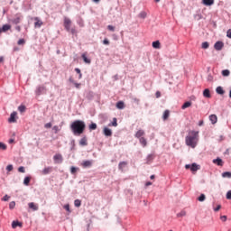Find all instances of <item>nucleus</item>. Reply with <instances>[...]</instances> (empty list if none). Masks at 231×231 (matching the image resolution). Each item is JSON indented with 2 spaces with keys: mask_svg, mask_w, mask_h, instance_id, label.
<instances>
[{
  "mask_svg": "<svg viewBox=\"0 0 231 231\" xmlns=\"http://www.w3.org/2000/svg\"><path fill=\"white\" fill-rule=\"evenodd\" d=\"M17 226L22 227L23 226V223L19 222V221H13L12 223V228H17Z\"/></svg>",
  "mask_w": 231,
  "mask_h": 231,
  "instance_id": "22",
  "label": "nucleus"
},
{
  "mask_svg": "<svg viewBox=\"0 0 231 231\" xmlns=\"http://www.w3.org/2000/svg\"><path fill=\"white\" fill-rule=\"evenodd\" d=\"M216 91H217V95H225V90L223 89V87H217L216 88Z\"/></svg>",
  "mask_w": 231,
  "mask_h": 231,
  "instance_id": "25",
  "label": "nucleus"
},
{
  "mask_svg": "<svg viewBox=\"0 0 231 231\" xmlns=\"http://www.w3.org/2000/svg\"><path fill=\"white\" fill-rule=\"evenodd\" d=\"M82 59L86 64H91V60H89L86 54H82Z\"/></svg>",
  "mask_w": 231,
  "mask_h": 231,
  "instance_id": "29",
  "label": "nucleus"
},
{
  "mask_svg": "<svg viewBox=\"0 0 231 231\" xmlns=\"http://www.w3.org/2000/svg\"><path fill=\"white\" fill-rule=\"evenodd\" d=\"M52 130L54 131L55 134H57V133H59V131H60V128L58 125H54L52 127Z\"/></svg>",
  "mask_w": 231,
  "mask_h": 231,
  "instance_id": "45",
  "label": "nucleus"
},
{
  "mask_svg": "<svg viewBox=\"0 0 231 231\" xmlns=\"http://www.w3.org/2000/svg\"><path fill=\"white\" fill-rule=\"evenodd\" d=\"M65 210H67V212L70 213L71 209H69V204H67L64 206Z\"/></svg>",
  "mask_w": 231,
  "mask_h": 231,
  "instance_id": "51",
  "label": "nucleus"
},
{
  "mask_svg": "<svg viewBox=\"0 0 231 231\" xmlns=\"http://www.w3.org/2000/svg\"><path fill=\"white\" fill-rule=\"evenodd\" d=\"M7 146L5 143H0V151H6Z\"/></svg>",
  "mask_w": 231,
  "mask_h": 231,
  "instance_id": "39",
  "label": "nucleus"
},
{
  "mask_svg": "<svg viewBox=\"0 0 231 231\" xmlns=\"http://www.w3.org/2000/svg\"><path fill=\"white\" fill-rule=\"evenodd\" d=\"M18 111H20V113H24V111H26V106L24 105H21L18 106Z\"/></svg>",
  "mask_w": 231,
  "mask_h": 231,
  "instance_id": "37",
  "label": "nucleus"
},
{
  "mask_svg": "<svg viewBox=\"0 0 231 231\" xmlns=\"http://www.w3.org/2000/svg\"><path fill=\"white\" fill-rule=\"evenodd\" d=\"M155 97H156V98H160V97H162V93L160 91H157L155 93Z\"/></svg>",
  "mask_w": 231,
  "mask_h": 231,
  "instance_id": "58",
  "label": "nucleus"
},
{
  "mask_svg": "<svg viewBox=\"0 0 231 231\" xmlns=\"http://www.w3.org/2000/svg\"><path fill=\"white\" fill-rule=\"evenodd\" d=\"M12 28V25L10 24H5L2 27V32H8V30H10Z\"/></svg>",
  "mask_w": 231,
  "mask_h": 231,
  "instance_id": "31",
  "label": "nucleus"
},
{
  "mask_svg": "<svg viewBox=\"0 0 231 231\" xmlns=\"http://www.w3.org/2000/svg\"><path fill=\"white\" fill-rule=\"evenodd\" d=\"M18 172L25 173V172H26V170L24 169L23 166H20V167L18 168Z\"/></svg>",
  "mask_w": 231,
  "mask_h": 231,
  "instance_id": "46",
  "label": "nucleus"
},
{
  "mask_svg": "<svg viewBox=\"0 0 231 231\" xmlns=\"http://www.w3.org/2000/svg\"><path fill=\"white\" fill-rule=\"evenodd\" d=\"M69 32L72 33V35H75V33H77V29L71 28Z\"/></svg>",
  "mask_w": 231,
  "mask_h": 231,
  "instance_id": "54",
  "label": "nucleus"
},
{
  "mask_svg": "<svg viewBox=\"0 0 231 231\" xmlns=\"http://www.w3.org/2000/svg\"><path fill=\"white\" fill-rule=\"evenodd\" d=\"M9 208L11 210H14V208H15V201H12L9 203Z\"/></svg>",
  "mask_w": 231,
  "mask_h": 231,
  "instance_id": "42",
  "label": "nucleus"
},
{
  "mask_svg": "<svg viewBox=\"0 0 231 231\" xmlns=\"http://www.w3.org/2000/svg\"><path fill=\"white\" fill-rule=\"evenodd\" d=\"M22 44H24V39H20L18 41V45L21 46Z\"/></svg>",
  "mask_w": 231,
  "mask_h": 231,
  "instance_id": "56",
  "label": "nucleus"
},
{
  "mask_svg": "<svg viewBox=\"0 0 231 231\" xmlns=\"http://www.w3.org/2000/svg\"><path fill=\"white\" fill-rule=\"evenodd\" d=\"M185 216H187V211L185 210H182L177 214V217H185Z\"/></svg>",
  "mask_w": 231,
  "mask_h": 231,
  "instance_id": "35",
  "label": "nucleus"
},
{
  "mask_svg": "<svg viewBox=\"0 0 231 231\" xmlns=\"http://www.w3.org/2000/svg\"><path fill=\"white\" fill-rule=\"evenodd\" d=\"M226 199H231V190L227 191Z\"/></svg>",
  "mask_w": 231,
  "mask_h": 231,
  "instance_id": "55",
  "label": "nucleus"
},
{
  "mask_svg": "<svg viewBox=\"0 0 231 231\" xmlns=\"http://www.w3.org/2000/svg\"><path fill=\"white\" fill-rule=\"evenodd\" d=\"M203 97H205V98H210V90L208 88L204 89Z\"/></svg>",
  "mask_w": 231,
  "mask_h": 231,
  "instance_id": "23",
  "label": "nucleus"
},
{
  "mask_svg": "<svg viewBox=\"0 0 231 231\" xmlns=\"http://www.w3.org/2000/svg\"><path fill=\"white\" fill-rule=\"evenodd\" d=\"M53 171V168L51 167H46L44 168L41 172L43 174V176H46V174H50Z\"/></svg>",
  "mask_w": 231,
  "mask_h": 231,
  "instance_id": "12",
  "label": "nucleus"
},
{
  "mask_svg": "<svg viewBox=\"0 0 231 231\" xmlns=\"http://www.w3.org/2000/svg\"><path fill=\"white\" fill-rule=\"evenodd\" d=\"M63 24H64L65 30H67L68 32L71 30V20L69 18L65 17Z\"/></svg>",
  "mask_w": 231,
  "mask_h": 231,
  "instance_id": "3",
  "label": "nucleus"
},
{
  "mask_svg": "<svg viewBox=\"0 0 231 231\" xmlns=\"http://www.w3.org/2000/svg\"><path fill=\"white\" fill-rule=\"evenodd\" d=\"M138 17H139L140 19H145V18L147 17V12H145V11L141 12V13L138 14Z\"/></svg>",
  "mask_w": 231,
  "mask_h": 231,
  "instance_id": "30",
  "label": "nucleus"
},
{
  "mask_svg": "<svg viewBox=\"0 0 231 231\" xmlns=\"http://www.w3.org/2000/svg\"><path fill=\"white\" fill-rule=\"evenodd\" d=\"M152 48H155V50H160V46H161L160 41L153 42L152 43Z\"/></svg>",
  "mask_w": 231,
  "mask_h": 231,
  "instance_id": "24",
  "label": "nucleus"
},
{
  "mask_svg": "<svg viewBox=\"0 0 231 231\" xmlns=\"http://www.w3.org/2000/svg\"><path fill=\"white\" fill-rule=\"evenodd\" d=\"M70 130L75 136H80L86 131V123L82 120H76L71 123Z\"/></svg>",
  "mask_w": 231,
  "mask_h": 231,
  "instance_id": "1",
  "label": "nucleus"
},
{
  "mask_svg": "<svg viewBox=\"0 0 231 231\" xmlns=\"http://www.w3.org/2000/svg\"><path fill=\"white\" fill-rule=\"evenodd\" d=\"M222 75L223 77H228V75H230V70L228 69L223 70Z\"/></svg>",
  "mask_w": 231,
  "mask_h": 231,
  "instance_id": "44",
  "label": "nucleus"
},
{
  "mask_svg": "<svg viewBox=\"0 0 231 231\" xmlns=\"http://www.w3.org/2000/svg\"><path fill=\"white\" fill-rule=\"evenodd\" d=\"M190 167H192V165H190V164H186L185 165V169H190Z\"/></svg>",
  "mask_w": 231,
  "mask_h": 231,
  "instance_id": "64",
  "label": "nucleus"
},
{
  "mask_svg": "<svg viewBox=\"0 0 231 231\" xmlns=\"http://www.w3.org/2000/svg\"><path fill=\"white\" fill-rule=\"evenodd\" d=\"M103 133L105 134V136H113V131H111V129L105 127L103 130Z\"/></svg>",
  "mask_w": 231,
  "mask_h": 231,
  "instance_id": "13",
  "label": "nucleus"
},
{
  "mask_svg": "<svg viewBox=\"0 0 231 231\" xmlns=\"http://www.w3.org/2000/svg\"><path fill=\"white\" fill-rule=\"evenodd\" d=\"M93 165V162L91 161H83L81 163V167H83V169H88L89 167H91Z\"/></svg>",
  "mask_w": 231,
  "mask_h": 231,
  "instance_id": "8",
  "label": "nucleus"
},
{
  "mask_svg": "<svg viewBox=\"0 0 231 231\" xmlns=\"http://www.w3.org/2000/svg\"><path fill=\"white\" fill-rule=\"evenodd\" d=\"M75 71H76V73H78L79 75L82 74V72L80 71V69H79V68H76V69H75Z\"/></svg>",
  "mask_w": 231,
  "mask_h": 231,
  "instance_id": "62",
  "label": "nucleus"
},
{
  "mask_svg": "<svg viewBox=\"0 0 231 231\" xmlns=\"http://www.w3.org/2000/svg\"><path fill=\"white\" fill-rule=\"evenodd\" d=\"M153 158H154V156L152 154L148 155L147 163H149L150 162H152Z\"/></svg>",
  "mask_w": 231,
  "mask_h": 231,
  "instance_id": "48",
  "label": "nucleus"
},
{
  "mask_svg": "<svg viewBox=\"0 0 231 231\" xmlns=\"http://www.w3.org/2000/svg\"><path fill=\"white\" fill-rule=\"evenodd\" d=\"M77 171H79V168H76V167H74V166H72V167L70 168V172H71V174H76V173H77Z\"/></svg>",
  "mask_w": 231,
  "mask_h": 231,
  "instance_id": "43",
  "label": "nucleus"
},
{
  "mask_svg": "<svg viewBox=\"0 0 231 231\" xmlns=\"http://www.w3.org/2000/svg\"><path fill=\"white\" fill-rule=\"evenodd\" d=\"M213 163H215V165H218V167H223V160L221 158L214 159Z\"/></svg>",
  "mask_w": 231,
  "mask_h": 231,
  "instance_id": "14",
  "label": "nucleus"
},
{
  "mask_svg": "<svg viewBox=\"0 0 231 231\" xmlns=\"http://www.w3.org/2000/svg\"><path fill=\"white\" fill-rule=\"evenodd\" d=\"M209 120L211 122V124H217V116L216 115H211L209 116Z\"/></svg>",
  "mask_w": 231,
  "mask_h": 231,
  "instance_id": "18",
  "label": "nucleus"
},
{
  "mask_svg": "<svg viewBox=\"0 0 231 231\" xmlns=\"http://www.w3.org/2000/svg\"><path fill=\"white\" fill-rule=\"evenodd\" d=\"M205 199H206L205 194H201V195L199 197V199H198L199 201H205Z\"/></svg>",
  "mask_w": 231,
  "mask_h": 231,
  "instance_id": "47",
  "label": "nucleus"
},
{
  "mask_svg": "<svg viewBox=\"0 0 231 231\" xmlns=\"http://www.w3.org/2000/svg\"><path fill=\"white\" fill-rule=\"evenodd\" d=\"M116 107H117V109H124L125 107V106L123 101H118L116 103Z\"/></svg>",
  "mask_w": 231,
  "mask_h": 231,
  "instance_id": "26",
  "label": "nucleus"
},
{
  "mask_svg": "<svg viewBox=\"0 0 231 231\" xmlns=\"http://www.w3.org/2000/svg\"><path fill=\"white\" fill-rule=\"evenodd\" d=\"M125 167H127V162H119V165H118L119 171H122V172H124V169H125Z\"/></svg>",
  "mask_w": 231,
  "mask_h": 231,
  "instance_id": "16",
  "label": "nucleus"
},
{
  "mask_svg": "<svg viewBox=\"0 0 231 231\" xmlns=\"http://www.w3.org/2000/svg\"><path fill=\"white\" fill-rule=\"evenodd\" d=\"M190 106H192V102L187 101L182 105L181 109H187V107H190Z\"/></svg>",
  "mask_w": 231,
  "mask_h": 231,
  "instance_id": "27",
  "label": "nucleus"
},
{
  "mask_svg": "<svg viewBox=\"0 0 231 231\" xmlns=\"http://www.w3.org/2000/svg\"><path fill=\"white\" fill-rule=\"evenodd\" d=\"M226 37H228V39H231V29L227 31Z\"/></svg>",
  "mask_w": 231,
  "mask_h": 231,
  "instance_id": "57",
  "label": "nucleus"
},
{
  "mask_svg": "<svg viewBox=\"0 0 231 231\" xmlns=\"http://www.w3.org/2000/svg\"><path fill=\"white\" fill-rule=\"evenodd\" d=\"M16 116H17V112H13L10 115V117L8 119V123L9 124H15V122H17V120L15 119Z\"/></svg>",
  "mask_w": 231,
  "mask_h": 231,
  "instance_id": "6",
  "label": "nucleus"
},
{
  "mask_svg": "<svg viewBox=\"0 0 231 231\" xmlns=\"http://www.w3.org/2000/svg\"><path fill=\"white\" fill-rule=\"evenodd\" d=\"M74 205H75V207H80V205H81L80 200H79V199H76V200L74 201Z\"/></svg>",
  "mask_w": 231,
  "mask_h": 231,
  "instance_id": "49",
  "label": "nucleus"
},
{
  "mask_svg": "<svg viewBox=\"0 0 231 231\" xmlns=\"http://www.w3.org/2000/svg\"><path fill=\"white\" fill-rule=\"evenodd\" d=\"M139 142L143 147H147V139L145 137L139 138Z\"/></svg>",
  "mask_w": 231,
  "mask_h": 231,
  "instance_id": "20",
  "label": "nucleus"
},
{
  "mask_svg": "<svg viewBox=\"0 0 231 231\" xmlns=\"http://www.w3.org/2000/svg\"><path fill=\"white\" fill-rule=\"evenodd\" d=\"M107 30H109L110 32H115V26H113V25H108V26H107Z\"/></svg>",
  "mask_w": 231,
  "mask_h": 231,
  "instance_id": "52",
  "label": "nucleus"
},
{
  "mask_svg": "<svg viewBox=\"0 0 231 231\" xmlns=\"http://www.w3.org/2000/svg\"><path fill=\"white\" fill-rule=\"evenodd\" d=\"M53 160L56 162V163H62V155L56 154L54 155Z\"/></svg>",
  "mask_w": 231,
  "mask_h": 231,
  "instance_id": "15",
  "label": "nucleus"
},
{
  "mask_svg": "<svg viewBox=\"0 0 231 231\" xmlns=\"http://www.w3.org/2000/svg\"><path fill=\"white\" fill-rule=\"evenodd\" d=\"M222 178H231V172H229V171L223 172Z\"/></svg>",
  "mask_w": 231,
  "mask_h": 231,
  "instance_id": "38",
  "label": "nucleus"
},
{
  "mask_svg": "<svg viewBox=\"0 0 231 231\" xmlns=\"http://www.w3.org/2000/svg\"><path fill=\"white\" fill-rule=\"evenodd\" d=\"M51 123H47L44 125L45 129H51Z\"/></svg>",
  "mask_w": 231,
  "mask_h": 231,
  "instance_id": "50",
  "label": "nucleus"
},
{
  "mask_svg": "<svg viewBox=\"0 0 231 231\" xmlns=\"http://www.w3.org/2000/svg\"><path fill=\"white\" fill-rule=\"evenodd\" d=\"M32 180V177H25L24 180H23V185H30V181Z\"/></svg>",
  "mask_w": 231,
  "mask_h": 231,
  "instance_id": "33",
  "label": "nucleus"
},
{
  "mask_svg": "<svg viewBox=\"0 0 231 231\" xmlns=\"http://www.w3.org/2000/svg\"><path fill=\"white\" fill-rule=\"evenodd\" d=\"M224 46L225 43H223V42H217L214 45V48L217 50V51H221Z\"/></svg>",
  "mask_w": 231,
  "mask_h": 231,
  "instance_id": "5",
  "label": "nucleus"
},
{
  "mask_svg": "<svg viewBox=\"0 0 231 231\" xmlns=\"http://www.w3.org/2000/svg\"><path fill=\"white\" fill-rule=\"evenodd\" d=\"M220 219L225 223V221H226V216H221Z\"/></svg>",
  "mask_w": 231,
  "mask_h": 231,
  "instance_id": "61",
  "label": "nucleus"
},
{
  "mask_svg": "<svg viewBox=\"0 0 231 231\" xmlns=\"http://www.w3.org/2000/svg\"><path fill=\"white\" fill-rule=\"evenodd\" d=\"M214 210L215 212H219L221 210V205H218Z\"/></svg>",
  "mask_w": 231,
  "mask_h": 231,
  "instance_id": "60",
  "label": "nucleus"
},
{
  "mask_svg": "<svg viewBox=\"0 0 231 231\" xmlns=\"http://www.w3.org/2000/svg\"><path fill=\"white\" fill-rule=\"evenodd\" d=\"M69 82H71V84H74V86H75V88H77V89L80 88V83L75 82V80H73L72 79H69Z\"/></svg>",
  "mask_w": 231,
  "mask_h": 231,
  "instance_id": "36",
  "label": "nucleus"
},
{
  "mask_svg": "<svg viewBox=\"0 0 231 231\" xmlns=\"http://www.w3.org/2000/svg\"><path fill=\"white\" fill-rule=\"evenodd\" d=\"M6 171H7V172H12V171H14V165H12V164L7 165Z\"/></svg>",
  "mask_w": 231,
  "mask_h": 231,
  "instance_id": "41",
  "label": "nucleus"
},
{
  "mask_svg": "<svg viewBox=\"0 0 231 231\" xmlns=\"http://www.w3.org/2000/svg\"><path fill=\"white\" fill-rule=\"evenodd\" d=\"M169 116H171V111L165 110L163 115H162V120H168Z\"/></svg>",
  "mask_w": 231,
  "mask_h": 231,
  "instance_id": "21",
  "label": "nucleus"
},
{
  "mask_svg": "<svg viewBox=\"0 0 231 231\" xmlns=\"http://www.w3.org/2000/svg\"><path fill=\"white\" fill-rule=\"evenodd\" d=\"M8 199H10V196L5 195V196L2 199V201H8Z\"/></svg>",
  "mask_w": 231,
  "mask_h": 231,
  "instance_id": "53",
  "label": "nucleus"
},
{
  "mask_svg": "<svg viewBox=\"0 0 231 231\" xmlns=\"http://www.w3.org/2000/svg\"><path fill=\"white\" fill-rule=\"evenodd\" d=\"M22 19H23V16H21V14H16L15 17L12 20V23L13 24H19Z\"/></svg>",
  "mask_w": 231,
  "mask_h": 231,
  "instance_id": "10",
  "label": "nucleus"
},
{
  "mask_svg": "<svg viewBox=\"0 0 231 231\" xmlns=\"http://www.w3.org/2000/svg\"><path fill=\"white\" fill-rule=\"evenodd\" d=\"M197 171H199V165L196 163H192L190 167V171L191 172H196Z\"/></svg>",
  "mask_w": 231,
  "mask_h": 231,
  "instance_id": "19",
  "label": "nucleus"
},
{
  "mask_svg": "<svg viewBox=\"0 0 231 231\" xmlns=\"http://www.w3.org/2000/svg\"><path fill=\"white\" fill-rule=\"evenodd\" d=\"M35 93L37 97H40V95H43V93H46V87L40 86L36 88Z\"/></svg>",
  "mask_w": 231,
  "mask_h": 231,
  "instance_id": "4",
  "label": "nucleus"
},
{
  "mask_svg": "<svg viewBox=\"0 0 231 231\" xmlns=\"http://www.w3.org/2000/svg\"><path fill=\"white\" fill-rule=\"evenodd\" d=\"M34 28H41L44 24L39 17H34Z\"/></svg>",
  "mask_w": 231,
  "mask_h": 231,
  "instance_id": "7",
  "label": "nucleus"
},
{
  "mask_svg": "<svg viewBox=\"0 0 231 231\" xmlns=\"http://www.w3.org/2000/svg\"><path fill=\"white\" fill-rule=\"evenodd\" d=\"M117 125H118V123H117L116 117H114L113 122L108 124L109 127H111V126L116 127Z\"/></svg>",
  "mask_w": 231,
  "mask_h": 231,
  "instance_id": "28",
  "label": "nucleus"
},
{
  "mask_svg": "<svg viewBox=\"0 0 231 231\" xmlns=\"http://www.w3.org/2000/svg\"><path fill=\"white\" fill-rule=\"evenodd\" d=\"M202 5L205 6H212V5H214V0H202Z\"/></svg>",
  "mask_w": 231,
  "mask_h": 231,
  "instance_id": "17",
  "label": "nucleus"
},
{
  "mask_svg": "<svg viewBox=\"0 0 231 231\" xmlns=\"http://www.w3.org/2000/svg\"><path fill=\"white\" fill-rule=\"evenodd\" d=\"M103 44L108 46V44H109V40L105 39V40L103 41Z\"/></svg>",
  "mask_w": 231,
  "mask_h": 231,
  "instance_id": "59",
  "label": "nucleus"
},
{
  "mask_svg": "<svg viewBox=\"0 0 231 231\" xmlns=\"http://www.w3.org/2000/svg\"><path fill=\"white\" fill-rule=\"evenodd\" d=\"M28 207L31 210H33V212L39 210V205L35 204V202L29 203Z\"/></svg>",
  "mask_w": 231,
  "mask_h": 231,
  "instance_id": "9",
  "label": "nucleus"
},
{
  "mask_svg": "<svg viewBox=\"0 0 231 231\" xmlns=\"http://www.w3.org/2000/svg\"><path fill=\"white\" fill-rule=\"evenodd\" d=\"M88 127H89L90 131H95V129H97V124L92 123L89 125Z\"/></svg>",
  "mask_w": 231,
  "mask_h": 231,
  "instance_id": "40",
  "label": "nucleus"
},
{
  "mask_svg": "<svg viewBox=\"0 0 231 231\" xmlns=\"http://www.w3.org/2000/svg\"><path fill=\"white\" fill-rule=\"evenodd\" d=\"M209 46H210V44L208 42H202L201 48L203 50H208Z\"/></svg>",
  "mask_w": 231,
  "mask_h": 231,
  "instance_id": "34",
  "label": "nucleus"
},
{
  "mask_svg": "<svg viewBox=\"0 0 231 231\" xmlns=\"http://www.w3.org/2000/svg\"><path fill=\"white\" fill-rule=\"evenodd\" d=\"M15 30H16L17 32H21V26L17 25V26L15 27Z\"/></svg>",
  "mask_w": 231,
  "mask_h": 231,
  "instance_id": "63",
  "label": "nucleus"
},
{
  "mask_svg": "<svg viewBox=\"0 0 231 231\" xmlns=\"http://www.w3.org/2000/svg\"><path fill=\"white\" fill-rule=\"evenodd\" d=\"M79 144H81L83 146L88 145V139H86V137L81 138L79 141Z\"/></svg>",
  "mask_w": 231,
  "mask_h": 231,
  "instance_id": "32",
  "label": "nucleus"
},
{
  "mask_svg": "<svg viewBox=\"0 0 231 231\" xmlns=\"http://www.w3.org/2000/svg\"><path fill=\"white\" fill-rule=\"evenodd\" d=\"M135 138H138V140L140 138H143V136H145V131L143 130H138L135 134H134Z\"/></svg>",
  "mask_w": 231,
  "mask_h": 231,
  "instance_id": "11",
  "label": "nucleus"
},
{
  "mask_svg": "<svg viewBox=\"0 0 231 231\" xmlns=\"http://www.w3.org/2000/svg\"><path fill=\"white\" fill-rule=\"evenodd\" d=\"M185 142H186V145H188V147L196 149V145H198V142H199V131H190L189 133V135L186 136Z\"/></svg>",
  "mask_w": 231,
  "mask_h": 231,
  "instance_id": "2",
  "label": "nucleus"
}]
</instances>
